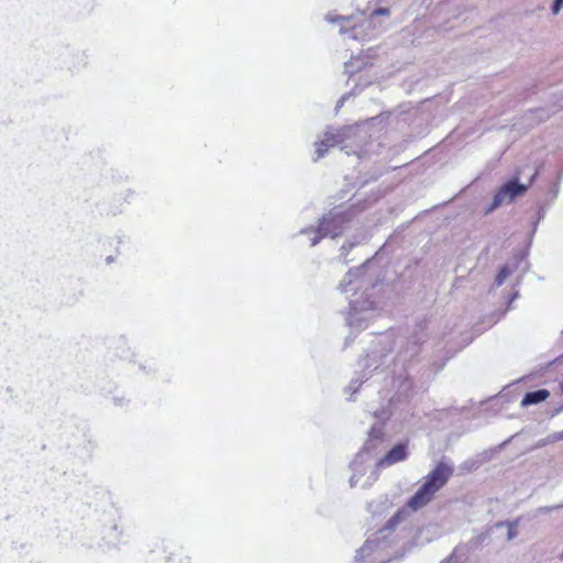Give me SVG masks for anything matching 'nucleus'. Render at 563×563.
<instances>
[{
	"label": "nucleus",
	"instance_id": "nucleus-7",
	"mask_svg": "<svg viewBox=\"0 0 563 563\" xmlns=\"http://www.w3.org/2000/svg\"><path fill=\"white\" fill-rule=\"evenodd\" d=\"M335 143L334 136L329 135L325 140L321 141L319 144H317V158H320L323 156L324 152L328 150V147L333 146Z\"/></svg>",
	"mask_w": 563,
	"mask_h": 563
},
{
	"label": "nucleus",
	"instance_id": "nucleus-3",
	"mask_svg": "<svg viewBox=\"0 0 563 563\" xmlns=\"http://www.w3.org/2000/svg\"><path fill=\"white\" fill-rule=\"evenodd\" d=\"M406 456H407L406 445L399 444V445H396L394 449H391L386 454V456L384 459L379 460L376 463V465H377V467L393 465L397 462L405 460Z\"/></svg>",
	"mask_w": 563,
	"mask_h": 563
},
{
	"label": "nucleus",
	"instance_id": "nucleus-14",
	"mask_svg": "<svg viewBox=\"0 0 563 563\" xmlns=\"http://www.w3.org/2000/svg\"><path fill=\"white\" fill-rule=\"evenodd\" d=\"M357 321L358 320L354 317V314L350 316L349 322H350L351 325H356Z\"/></svg>",
	"mask_w": 563,
	"mask_h": 563
},
{
	"label": "nucleus",
	"instance_id": "nucleus-12",
	"mask_svg": "<svg viewBox=\"0 0 563 563\" xmlns=\"http://www.w3.org/2000/svg\"><path fill=\"white\" fill-rule=\"evenodd\" d=\"M378 14L387 15L388 14V10L387 9H379V10H375L373 12V15H378Z\"/></svg>",
	"mask_w": 563,
	"mask_h": 563
},
{
	"label": "nucleus",
	"instance_id": "nucleus-15",
	"mask_svg": "<svg viewBox=\"0 0 563 563\" xmlns=\"http://www.w3.org/2000/svg\"><path fill=\"white\" fill-rule=\"evenodd\" d=\"M562 507H563V505H562ZM559 508H561V506H554V507H551V508H547V510L559 509Z\"/></svg>",
	"mask_w": 563,
	"mask_h": 563
},
{
	"label": "nucleus",
	"instance_id": "nucleus-6",
	"mask_svg": "<svg viewBox=\"0 0 563 563\" xmlns=\"http://www.w3.org/2000/svg\"><path fill=\"white\" fill-rule=\"evenodd\" d=\"M367 450H368V446L366 445L365 449L358 453V455L356 456L355 461L352 464L353 472H354L353 476L351 477L352 486L356 485V483L360 481V478H357L358 474L366 473L365 470H363L362 464L364 462V455L366 454Z\"/></svg>",
	"mask_w": 563,
	"mask_h": 563
},
{
	"label": "nucleus",
	"instance_id": "nucleus-16",
	"mask_svg": "<svg viewBox=\"0 0 563 563\" xmlns=\"http://www.w3.org/2000/svg\"><path fill=\"white\" fill-rule=\"evenodd\" d=\"M514 537H515V532H512V531L510 530V531H509V536H508V538H509V539H512Z\"/></svg>",
	"mask_w": 563,
	"mask_h": 563
},
{
	"label": "nucleus",
	"instance_id": "nucleus-1",
	"mask_svg": "<svg viewBox=\"0 0 563 563\" xmlns=\"http://www.w3.org/2000/svg\"><path fill=\"white\" fill-rule=\"evenodd\" d=\"M452 474V470L439 464L430 474L426 476L424 483L409 499L408 507L418 510L426 506L434 496V494L448 482Z\"/></svg>",
	"mask_w": 563,
	"mask_h": 563
},
{
	"label": "nucleus",
	"instance_id": "nucleus-9",
	"mask_svg": "<svg viewBox=\"0 0 563 563\" xmlns=\"http://www.w3.org/2000/svg\"><path fill=\"white\" fill-rule=\"evenodd\" d=\"M563 8V0H553L551 12L553 15H559Z\"/></svg>",
	"mask_w": 563,
	"mask_h": 563
},
{
	"label": "nucleus",
	"instance_id": "nucleus-4",
	"mask_svg": "<svg viewBox=\"0 0 563 563\" xmlns=\"http://www.w3.org/2000/svg\"><path fill=\"white\" fill-rule=\"evenodd\" d=\"M550 397V391L548 389H539L536 391H530L525 395L521 400L522 407H529L532 405H538L542 401H545Z\"/></svg>",
	"mask_w": 563,
	"mask_h": 563
},
{
	"label": "nucleus",
	"instance_id": "nucleus-5",
	"mask_svg": "<svg viewBox=\"0 0 563 563\" xmlns=\"http://www.w3.org/2000/svg\"><path fill=\"white\" fill-rule=\"evenodd\" d=\"M341 223L342 222V219L339 218V219H332V220H323L321 225H320V229H319V236H314L311 241V245H316L318 243V240L322 236H327V235H331L332 238L333 236H336L340 232H338L336 230H331L330 229V225L331 223Z\"/></svg>",
	"mask_w": 563,
	"mask_h": 563
},
{
	"label": "nucleus",
	"instance_id": "nucleus-2",
	"mask_svg": "<svg viewBox=\"0 0 563 563\" xmlns=\"http://www.w3.org/2000/svg\"><path fill=\"white\" fill-rule=\"evenodd\" d=\"M527 189L528 186L521 185L517 180L506 183L494 197L493 207L511 202L516 197L523 195Z\"/></svg>",
	"mask_w": 563,
	"mask_h": 563
},
{
	"label": "nucleus",
	"instance_id": "nucleus-8",
	"mask_svg": "<svg viewBox=\"0 0 563 563\" xmlns=\"http://www.w3.org/2000/svg\"><path fill=\"white\" fill-rule=\"evenodd\" d=\"M561 440H563V431L554 432V433L550 434L549 437H547V439L543 440L542 445H545L549 443H554V442H558Z\"/></svg>",
	"mask_w": 563,
	"mask_h": 563
},
{
	"label": "nucleus",
	"instance_id": "nucleus-11",
	"mask_svg": "<svg viewBox=\"0 0 563 563\" xmlns=\"http://www.w3.org/2000/svg\"><path fill=\"white\" fill-rule=\"evenodd\" d=\"M507 276H508V272H506L505 269H503V271L499 273V275H498V279H497L498 284H501V283H503V280H504L505 278H507Z\"/></svg>",
	"mask_w": 563,
	"mask_h": 563
},
{
	"label": "nucleus",
	"instance_id": "nucleus-10",
	"mask_svg": "<svg viewBox=\"0 0 563 563\" xmlns=\"http://www.w3.org/2000/svg\"><path fill=\"white\" fill-rule=\"evenodd\" d=\"M377 479V473L374 470L369 471V475L367 476L366 481L362 484L363 486L369 485Z\"/></svg>",
	"mask_w": 563,
	"mask_h": 563
},
{
	"label": "nucleus",
	"instance_id": "nucleus-13",
	"mask_svg": "<svg viewBox=\"0 0 563 563\" xmlns=\"http://www.w3.org/2000/svg\"><path fill=\"white\" fill-rule=\"evenodd\" d=\"M380 437V430H376L375 428L372 429L371 438L378 439Z\"/></svg>",
	"mask_w": 563,
	"mask_h": 563
}]
</instances>
